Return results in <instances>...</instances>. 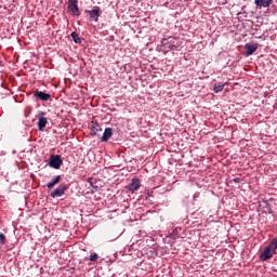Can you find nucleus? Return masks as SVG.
I'll return each instance as SVG.
<instances>
[{"label": "nucleus", "mask_w": 277, "mask_h": 277, "mask_svg": "<svg viewBox=\"0 0 277 277\" xmlns=\"http://www.w3.org/2000/svg\"><path fill=\"white\" fill-rule=\"evenodd\" d=\"M101 131H103L101 126L97 124L96 122H93V124L91 127V135H98V133H101Z\"/></svg>", "instance_id": "ddd939ff"}, {"label": "nucleus", "mask_w": 277, "mask_h": 277, "mask_svg": "<svg viewBox=\"0 0 277 277\" xmlns=\"http://www.w3.org/2000/svg\"><path fill=\"white\" fill-rule=\"evenodd\" d=\"M47 113L39 111V119H38V129L39 131H44L47 128V124H49V119H47Z\"/></svg>", "instance_id": "423d86ee"}, {"label": "nucleus", "mask_w": 277, "mask_h": 277, "mask_svg": "<svg viewBox=\"0 0 277 277\" xmlns=\"http://www.w3.org/2000/svg\"><path fill=\"white\" fill-rule=\"evenodd\" d=\"M258 49H259V45L247 43L245 45V50H246L245 55L247 57H250V55H253L254 53H256Z\"/></svg>", "instance_id": "0eeeda50"}, {"label": "nucleus", "mask_w": 277, "mask_h": 277, "mask_svg": "<svg viewBox=\"0 0 277 277\" xmlns=\"http://www.w3.org/2000/svg\"><path fill=\"white\" fill-rule=\"evenodd\" d=\"M71 38H72V40H74V42L76 43V44H81V38H79V34H77V32H71Z\"/></svg>", "instance_id": "2eb2a0df"}, {"label": "nucleus", "mask_w": 277, "mask_h": 277, "mask_svg": "<svg viewBox=\"0 0 277 277\" xmlns=\"http://www.w3.org/2000/svg\"><path fill=\"white\" fill-rule=\"evenodd\" d=\"M264 203H265L264 208L267 209V207H269V203H267V201H264Z\"/></svg>", "instance_id": "6ab92c4d"}, {"label": "nucleus", "mask_w": 277, "mask_h": 277, "mask_svg": "<svg viewBox=\"0 0 277 277\" xmlns=\"http://www.w3.org/2000/svg\"><path fill=\"white\" fill-rule=\"evenodd\" d=\"M111 135H114V129L106 128L101 137V142H109V138L111 137Z\"/></svg>", "instance_id": "9b49d317"}, {"label": "nucleus", "mask_w": 277, "mask_h": 277, "mask_svg": "<svg viewBox=\"0 0 277 277\" xmlns=\"http://www.w3.org/2000/svg\"><path fill=\"white\" fill-rule=\"evenodd\" d=\"M256 8H269L274 0H254Z\"/></svg>", "instance_id": "9d476101"}, {"label": "nucleus", "mask_w": 277, "mask_h": 277, "mask_svg": "<svg viewBox=\"0 0 277 277\" xmlns=\"http://www.w3.org/2000/svg\"><path fill=\"white\" fill-rule=\"evenodd\" d=\"M224 85H226V83H223V82L215 83L213 87V92H215V94L222 92V90H224Z\"/></svg>", "instance_id": "4468645a"}, {"label": "nucleus", "mask_w": 277, "mask_h": 277, "mask_svg": "<svg viewBox=\"0 0 277 277\" xmlns=\"http://www.w3.org/2000/svg\"><path fill=\"white\" fill-rule=\"evenodd\" d=\"M141 187L142 182L137 177H133L130 184L126 186V189H128V192H130L131 194H135V192H137V189H140Z\"/></svg>", "instance_id": "7ed1b4c3"}, {"label": "nucleus", "mask_w": 277, "mask_h": 277, "mask_svg": "<svg viewBox=\"0 0 277 277\" xmlns=\"http://www.w3.org/2000/svg\"><path fill=\"white\" fill-rule=\"evenodd\" d=\"M67 10L70 12L71 16H81V11H79L78 0H68Z\"/></svg>", "instance_id": "f257e3e1"}, {"label": "nucleus", "mask_w": 277, "mask_h": 277, "mask_svg": "<svg viewBox=\"0 0 277 277\" xmlns=\"http://www.w3.org/2000/svg\"><path fill=\"white\" fill-rule=\"evenodd\" d=\"M274 254H276V252L272 250V247L266 246L260 254V261H269V259L274 258Z\"/></svg>", "instance_id": "39448f33"}, {"label": "nucleus", "mask_w": 277, "mask_h": 277, "mask_svg": "<svg viewBox=\"0 0 277 277\" xmlns=\"http://www.w3.org/2000/svg\"><path fill=\"white\" fill-rule=\"evenodd\" d=\"M25 118H29V113H25Z\"/></svg>", "instance_id": "412c9836"}, {"label": "nucleus", "mask_w": 277, "mask_h": 277, "mask_svg": "<svg viewBox=\"0 0 277 277\" xmlns=\"http://www.w3.org/2000/svg\"><path fill=\"white\" fill-rule=\"evenodd\" d=\"M64 163V160H62V156L60 155H52L50 157L49 166L50 168H53L54 170H60Z\"/></svg>", "instance_id": "f03ea898"}, {"label": "nucleus", "mask_w": 277, "mask_h": 277, "mask_svg": "<svg viewBox=\"0 0 277 277\" xmlns=\"http://www.w3.org/2000/svg\"><path fill=\"white\" fill-rule=\"evenodd\" d=\"M34 96L39 101H51V94L45 93L43 91H35Z\"/></svg>", "instance_id": "6e6552de"}, {"label": "nucleus", "mask_w": 277, "mask_h": 277, "mask_svg": "<svg viewBox=\"0 0 277 277\" xmlns=\"http://www.w3.org/2000/svg\"><path fill=\"white\" fill-rule=\"evenodd\" d=\"M148 198H150V193H147L146 200H148Z\"/></svg>", "instance_id": "aec40b11"}, {"label": "nucleus", "mask_w": 277, "mask_h": 277, "mask_svg": "<svg viewBox=\"0 0 277 277\" xmlns=\"http://www.w3.org/2000/svg\"><path fill=\"white\" fill-rule=\"evenodd\" d=\"M60 181H62V175H56V176H54V177L47 184L48 189H53V188L55 187V185H57V183H60Z\"/></svg>", "instance_id": "f8f14e48"}, {"label": "nucleus", "mask_w": 277, "mask_h": 277, "mask_svg": "<svg viewBox=\"0 0 277 277\" xmlns=\"http://www.w3.org/2000/svg\"><path fill=\"white\" fill-rule=\"evenodd\" d=\"M89 261H91L92 263H96V261H98V254L96 252H93L89 255Z\"/></svg>", "instance_id": "dca6fc26"}, {"label": "nucleus", "mask_w": 277, "mask_h": 277, "mask_svg": "<svg viewBox=\"0 0 277 277\" xmlns=\"http://www.w3.org/2000/svg\"><path fill=\"white\" fill-rule=\"evenodd\" d=\"M85 12L89 14L91 21H94L95 23H98V17L101 16V10L100 9H93L91 11L87 10Z\"/></svg>", "instance_id": "1a4fd4ad"}, {"label": "nucleus", "mask_w": 277, "mask_h": 277, "mask_svg": "<svg viewBox=\"0 0 277 277\" xmlns=\"http://www.w3.org/2000/svg\"><path fill=\"white\" fill-rule=\"evenodd\" d=\"M66 189H68V185L63 183V184L58 185L57 188L52 190L50 196H51V198H62V196H64V194H66Z\"/></svg>", "instance_id": "20e7f679"}, {"label": "nucleus", "mask_w": 277, "mask_h": 277, "mask_svg": "<svg viewBox=\"0 0 277 277\" xmlns=\"http://www.w3.org/2000/svg\"><path fill=\"white\" fill-rule=\"evenodd\" d=\"M241 181H242L241 177H235V179L233 180L234 183H241Z\"/></svg>", "instance_id": "a211bd4d"}, {"label": "nucleus", "mask_w": 277, "mask_h": 277, "mask_svg": "<svg viewBox=\"0 0 277 277\" xmlns=\"http://www.w3.org/2000/svg\"><path fill=\"white\" fill-rule=\"evenodd\" d=\"M0 242H1V246H5V234L3 233H0Z\"/></svg>", "instance_id": "f3484780"}]
</instances>
